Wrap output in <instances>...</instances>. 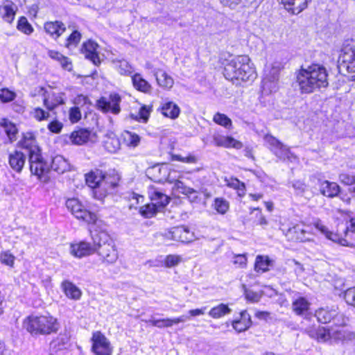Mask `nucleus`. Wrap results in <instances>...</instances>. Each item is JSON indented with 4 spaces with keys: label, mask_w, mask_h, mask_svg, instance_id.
Returning <instances> with one entry per match:
<instances>
[{
    "label": "nucleus",
    "mask_w": 355,
    "mask_h": 355,
    "mask_svg": "<svg viewBox=\"0 0 355 355\" xmlns=\"http://www.w3.org/2000/svg\"><path fill=\"white\" fill-rule=\"evenodd\" d=\"M314 226L328 239L335 243H338L343 246H351V245L345 239L341 238L338 234L329 231L328 228L320 220L314 223Z\"/></svg>",
    "instance_id": "nucleus-22"
},
{
    "label": "nucleus",
    "mask_w": 355,
    "mask_h": 355,
    "mask_svg": "<svg viewBox=\"0 0 355 355\" xmlns=\"http://www.w3.org/2000/svg\"><path fill=\"white\" fill-rule=\"evenodd\" d=\"M123 137L127 146L133 148L137 146L141 140L140 137L137 134L130 131H125L123 133Z\"/></svg>",
    "instance_id": "nucleus-42"
},
{
    "label": "nucleus",
    "mask_w": 355,
    "mask_h": 355,
    "mask_svg": "<svg viewBox=\"0 0 355 355\" xmlns=\"http://www.w3.org/2000/svg\"><path fill=\"white\" fill-rule=\"evenodd\" d=\"M214 206L217 212L220 214H225L229 209V202L223 198H216Z\"/></svg>",
    "instance_id": "nucleus-48"
},
{
    "label": "nucleus",
    "mask_w": 355,
    "mask_h": 355,
    "mask_svg": "<svg viewBox=\"0 0 355 355\" xmlns=\"http://www.w3.org/2000/svg\"><path fill=\"white\" fill-rule=\"evenodd\" d=\"M19 144L22 148L27 150L28 157L33 154H37L41 152L33 132H28L24 133Z\"/></svg>",
    "instance_id": "nucleus-18"
},
{
    "label": "nucleus",
    "mask_w": 355,
    "mask_h": 355,
    "mask_svg": "<svg viewBox=\"0 0 355 355\" xmlns=\"http://www.w3.org/2000/svg\"><path fill=\"white\" fill-rule=\"evenodd\" d=\"M355 60V45L346 46L343 48L338 60V68L341 73H345V69Z\"/></svg>",
    "instance_id": "nucleus-14"
},
{
    "label": "nucleus",
    "mask_w": 355,
    "mask_h": 355,
    "mask_svg": "<svg viewBox=\"0 0 355 355\" xmlns=\"http://www.w3.org/2000/svg\"><path fill=\"white\" fill-rule=\"evenodd\" d=\"M331 340L340 341L344 340L349 338L347 334L342 328L339 327L336 329H331Z\"/></svg>",
    "instance_id": "nucleus-50"
},
{
    "label": "nucleus",
    "mask_w": 355,
    "mask_h": 355,
    "mask_svg": "<svg viewBox=\"0 0 355 355\" xmlns=\"http://www.w3.org/2000/svg\"><path fill=\"white\" fill-rule=\"evenodd\" d=\"M263 139L270 150L279 159L291 163L297 162V157L291 151L290 148L272 135H266L264 136Z\"/></svg>",
    "instance_id": "nucleus-6"
},
{
    "label": "nucleus",
    "mask_w": 355,
    "mask_h": 355,
    "mask_svg": "<svg viewBox=\"0 0 355 355\" xmlns=\"http://www.w3.org/2000/svg\"><path fill=\"white\" fill-rule=\"evenodd\" d=\"M62 287L65 295L71 299L77 300L81 296L80 290L73 283L69 281H64L62 283Z\"/></svg>",
    "instance_id": "nucleus-37"
},
{
    "label": "nucleus",
    "mask_w": 355,
    "mask_h": 355,
    "mask_svg": "<svg viewBox=\"0 0 355 355\" xmlns=\"http://www.w3.org/2000/svg\"><path fill=\"white\" fill-rule=\"evenodd\" d=\"M232 324L239 333L246 331L251 326L249 313L246 311H241L240 319L234 320Z\"/></svg>",
    "instance_id": "nucleus-31"
},
{
    "label": "nucleus",
    "mask_w": 355,
    "mask_h": 355,
    "mask_svg": "<svg viewBox=\"0 0 355 355\" xmlns=\"http://www.w3.org/2000/svg\"><path fill=\"white\" fill-rule=\"evenodd\" d=\"M119 177L116 174L103 173V179L100 183V192L98 198L105 197L109 191L117 186Z\"/></svg>",
    "instance_id": "nucleus-16"
},
{
    "label": "nucleus",
    "mask_w": 355,
    "mask_h": 355,
    "mask_svg": "<svg viewBox=\"0 0 355 355\" xmlns=\"http://www.w3.org/2000/svg\"><path fill=\"white\" fill-rule=\"evenodd\" d=\"M0 261L2 264L12 267L14 264L15 257L9 251H3L0 254Z\"/></svg>",
    "instance_id": "nucleus-55"
},
{
    "label": "nucleus",
    "mask_w": 355,
    "mask_h": 355,
    "mask_svg": "<svg viewBox=\"0 0 355 355\" xmlns=\"http://www.w3.org/2000/svg\"><path fill=\"white\" fill-rule=\"evenodd\" d=\"M180 112L178 105L172 101L166 102L162 105V112L165 116L174 119L178 117Z\"/></svg>",
    "instance_id": "nucleus-36"
},
{
    "label": "nucleus",
    "mask_w": 355,
    "mask_h": 355,
    "mask_svg": "<svg viewBox=\"0 0 355 355\" xmlns=\"http://www.w3.org/2000/svg\"><path fill=\"white\" fill-rule=\"evenodd\" d=\"M50 168L59 174H62L69 170L70 164L63 156L56 155L52 159Z\"/></svg>",
    "instance_id": "nucleus-30"
},
{
    "label": "nucleus",
    "mask_w": 355,
    "mask_h": 355,
    "mask_svg": "<svg viewBox=\"0 0 355 355\" xmlns=\"http://www.w3.org/2000/svg\"><path fill=\"white\" fill-rule=\"evenodd\" d=\"M92 132L87 130L80 128L73 131L70 136V139L73 144L82 145L90 139Z\"/></svg>",
    "instance_id": "nucleus-34"
},
{
    "label": "nucleus",
    "mask_w": 355,
    "mask_h": 355,
    "mask_svg": "<svg viewBox=\"0 0 355 355\" xmlns=\"http://www.w3.org/2000/svg\"><path fill=\"white\" fill-rule=\"evenodd\" d=\"M121 98L118 94H111L109 98L101 97L97 101V106L104 112H112L117 114L121 111L120 103Z\"/></svg>",
    "instance_id": "nucleus-11"
},
{
    "label": "nucleus",
    "mask_w": 355,
    "mask_h": 355,
    "mask_svg": "<svg viewBox=\"0 0 355 355\" xmlns=\"http://www.w3.org/2000/svg\"><path fill=\"white\" fill-rule=\"evenodd\" d=\"M92 240L95 243L96 252L103 263L112 264L118 259V252L112 239L105 232L92 234Z\"/></svg>",
    "instance_id": "nucleus-4"
},
{
    "label": "nucleus",
    "mask_w": 355,
    "mask_h": 355,
    "mask_svg": "<svg viewBox=\"0 0 355 355\" xmlns=\"http://www.w3.org/2000/svg\"><path fill=\"white\" fill-rule=\"evenodd\" d=\"M26 156L21 151L15 150L8 157V164L10 168L17 173H21L25 162Z\"/></svg>",
    "instance_id": "nucleus-21"
},
{
    "label": "nucleus",
    "mask_w": 355,
    "mask_h": 355,
    "mask_svg": "<svg viewBox=\"0 0 355 355\" xmlns=\"http://www.w3.org/2000/svg\"><path fill=\"white\" fill-rule=\"evenodd\" d=\"M227 185L230 187L237 189L239 191L244 193L245 188V184L244 183L240 182L238 179H231L227 182Z\"/></svg>",
    "instance_id": "nucleus-62"
},
{
    "label": "nucleus",
    "mask_w": 355,
    "mask_h": 355,
    "mask_svg": "<svg viewBox=\"0 0 355 355\" xmlns=\"http://www.w3.org/2000/svg\"><path fill=\"white\" fill-rule=\"evenodd\" d=\"M213 121L226 128H230L232 126L231 119L224 114L217 112L213 117Z\"/></svg>",
    "instance_id": "nucleus-47"
},
{
    "label": "nucleus",
    "mask_w": 355,
    "mask_h": 355,
    "mask_svg": "<svg viewBox=\"0 0 355 355\" xmlns=\"http://www.w3.org/2000/svg\"><path fill=\"white\" fill-rule=\"evenodd\" d=\"M116 68L118 71L121 75H130L132 73V68L129 63L125 60H120L116 63Z\"/></svg>",
    "instance_id": "nucleus-53"
},
{
    "label": "nucleus",
    "mask_w": 355,
    "mask_h": 355,
    "mask_svg": "<svg viewBox=\"0 0 355 355\" xmlns=\"http://www.w3.org/2000/svg\"><path fill=\"white\" fill-rule=\"evenodd\" d=\"M320 191L324 196L334 198L338 195L340 189L337 183L324 180L320 184Z\"/></svg>",
    "instance_id": "nucleus-28"
},
{
    "label": "nucleus",
    "mask_w": 355,
    "mask_h": 355,
    "mask_svg": "<svg viewBox=\"0 0 355 355\" xmlns=\"http://www.w3.org/2000/svg\"><path fill=\"white\" fill-rule=\"evenodd\" d=\"M38 94L43 97V104L49 111H52L60 105L65 103L64 94L39 87Z\"/></svg>",
    "instance_id": "nucleus-8"
},
{
    "label": "nucleus",
    "mask_w": 355,
    "mask_h": 355,
    "mask_svg": "<svg viewBox=\"0 0 355 355\" xmlns=\"http://www.w3.org/2000/svg\"><path fill=\"white\" fill-rule=\"evenodd\" d=\"M150 112V108L146 105L141 106L139 110V112L136 114H131L132 119L146 123L148 120V117Z\"/></svg>",
    "instance_id": "nucleus-46"
},
{
    "label": "nucleus",
    "mask_w": 355,
    "mask_h": 355,
    "mask_svg": "<svg viewBox=\"0 0 355 355\" xmlns=\"http://www.w3.org/2000/svg\"><path fill=\"white\" fill-rule=\"evenodd\" d=\"M309 306L310 303L302 297L297 298L292 303L293 311L299 315L305 313L309 310Z\"/></svg>",
    "instance_id": "nucleus-39"
},
{
    "label": "nucleus",
    "mask_w": 355,
    "mask_h": 355,
    "mask_svg": "<svg viewBox=\"0 0 355 355\" xmlns=\"http://www.w3.org/2000/svg\"><path fill=\"white\" fill-rule=\"evenodd\" d=\"M270 261L269 260L268 257L258 255L256 258L254 263V270L257 272H266L268 270V266L270 265Z\"/></svg>",
    "instance_id": "nucleus-44"
},
{
    "label": "nucleus",
    "mask_w": 355,
    "mask_h": 355,
    "mask_svg": "<svg viewBox=\"0 0 355 355\" xmlns=\"http://www.w3.org/2000/svg\"><path fill=\"white\" fill-rule=\"evenodd\" d=\"M92 351L95 355H112L113 347L110 340L101 331H95L91 338Z\"/></svg>",
    "instance_id": "nucleus-9"
},
{
    "label": "nucleus",
    "mask_w": 355,
    "mask_h": 355,
    "mask_svg": "<svg viewBox=\"0 0 355 355\" xmlns=\"http://www.w3.org/2000/svg\"><path fill=\"white\" fill-rule=\"evenodd\" d=\"M103 173L101 171L96 170L92 171L85 175L87 184L95 189L94 194L97 197L100 192V183L103 179Z\"/></svg>",
    "instance_id": "nucleus-26"
},
{
    "label": "nucleus",
    "mask_w": 355,
    "mask_h": 355,
    "mask_svg": "<svg viewBox=\"0 0 355 355\" xmlns=\"http://www.w3.org/2000/svg\"><path fill=\"white\" fill-rule=\"evenodd\" d=\"M103 146L107 152L115 153L121 148V142L114 133H110L105 136Z\"/></svg>",
    "instance_id": "nucleus-32"
},
{
    "label": "nucleus",
    "mask_w": 355,
    "mask_h": 355,
    "mask_svg": "<svg viewBox=\"0 0 355 355\" xmlns=\"http://www.w3.org/2000/svg\"><path fill=\"white\" fill-rule=\"evenodd\" d=\"M134 87L141 92L148 93L151 90V85L142 78L140 73H135L132 76Z\"/></svg>",
    "instance_id": "nucleus-38"
},
{
    "label": "nucleus",
    "mask_w": 355,
    "mask_h": 355,
    "mask_svg": "<svg viewBox=\"0 0 355 355\" xmlns=\"http://www.w3.org/2000/svg\"><path fill=\"white\" fill-rule=\"evenodd\" d=\"M232 310L228 307L227 304H220L219 305L213 307L209 311V315L213 318H220L227 314L230 313Z\"/></svg>",
    "instance_id": "nucleus-41"
},
{
    "label": "nucleus",
    "mask_w": 355,
    "mask_h": 355,
    "mask_svg": "<svg viewBox=\"0 0 355 355\" xmlns=\"http://www.w3.org/2000/svg\"><path fill=\"white\" fill-rule=\"evenodd\" d=\"M63 125L61 122L55 120L51 121L48 125V129L53 133H59L62 129Z\"/></svg>",
    "instance_id": "nucleus-63"
},
{
    "label": "nucleus",
    "mask_w": 355,
    "mask_h": 355,
    "mask_svg": "<svg viewBox=\"0 0 355 355\" xmlns=\"http://www.w3.org/2000/svg\"><path fill=\"white\" fill-rule=\"evenodd\" d=\"M81 118V113L78 107H73L69 110V119L72 123L78 122Z\"/></svg>",
    "instance_id": "nucleus-61"
},
{
    "label": "nucleus",
    "mask_w": 355,
    "mask_h": 355,
    "mask_svg": "<svg viewBox=\"0 0 355 355\" xmlns=\"http://www.w3.org/2000/svg\"><path fill=\"white\" fill-rule=\"evenodd\" d=\"M182 261V257L177 254L167 255L164 260V265L167 268H172L178 265Z\"/></svg>",
    "instance_id": "nucleus-54"
},
{
    "label": "nucleus",
    "mask_w": 355,
    "mask_h": 355,
    "mask_svg": "<svg viewBox=\"0 0 355 355\" xmlns=\"http://www.w3.org/2000/svg\"><path fill=\"white\" fill-rule=\"evenodd\" d=\"M315 316L318 320L321 323H327L334 320V323L338 325L345 324L344 318L342 314H339L338 310L335 307L320 308L315 311Z\"/></svg>",
    "instance_id": "nucleus-10"
},
{
    "label": "nucleus",
    "mask_w": 355,
    "mask_h": 355,
    "mask_svg": "<svg viewBox=\"0 0 355 355\" xmlns=\"http://www.w3.org/2000/svg\"><path fill=\"white\" fill-rule=\"evenodd\" d=\"M96 248L95 243L82 241L78 243H71L70 253L76 258H83L95 253Z\"/></svg>",
    "instance_id": "nucleus-13"
},
{
    "label": "nucleus",
    "mask_w": 355,
    "mask_h": 355,
    "mask_svg": "<svg viewBox=\"0 0 355 355\" xmlns=\"http://www.w3.org/2000/svg\"><path fill=\"white\" fill-rule=\"evenodd\" d=\"M31 114L38 121L47 120L50 116V114L49 112H46L40 107H36L33 109Z\"/></svg>",
    "instance_id": "nucleus-56"
},
{
    "label": "nucleus",
    "mask_w": 355,
    "mask_h": 355,
    "mask_svg": "<svg viewBox=\"0 0 355 355\" xmlns=\"http://www.w3.org/2000/svg\"><path fill=\"white\" fill-rule=\"evenodd\" d=\"M233 263L236 265L238 264L241 268H244L247 264V257L245 254H235Z\"/></svg>",
    "instance_id": "nucleus-64"
},
{
    "label": "nucleus",
    "mask_w": 355,
    "mask_h": 355,
    "mask_svg": "<svg viewBox=\"0 0 355 355\" xmlns=\"http://www.w3.org/2000/svg\"><path fill=\"white\" fill-rule=\"evenodd\" d=\"M296 82L301 93H313L328 86L327 71L320 64H312L306 68L301 67L297 73Z\"/></svg>",
    "instance_id": "nucleus-1"
},
{
    "label": "nucleus",
    "mask_w": 355,
    "mask_h": 355,
    "mask_svg": "<svg viewBox=\"0 0 355 355\" xmlns=\"http://www.w3.org/2000/svg\"><path fill=\"white\" fill-rule=\"evenodd\" d=\"M28 161L31 173L37 176L39 179H41L42 176L50 170V166L44 161L41 152L31 155Z\"/></svg>",
    "instance_id": "nucleus-12"
},
{
    "label": "nucleus",
    "mask_w": 355,
    "mask_h": 355,
    "mask_svg": "<svg viewBox=\"0 0 355 355\" xmlns=\"http://www.w3.org/2000/svg\"><path fill=\"white\" fill-rule=\"evenodd\" d=\"M174 184L178 192L185 196L187 194H195V190L192 188L187 187L182 181L176 180Z\"/></svg>",
    "instance_id": "nucleus-57"
},
{
    "label": "nucleus",
    "mask_w": 355,
    "mask_h": 355,
    "mask_svg": "<svg viewBox=\"0 0 355 355\" xmlns=\"http://www.w3.org/2000/svg\"><path fill=\"white\" fill-rule=\"evenodd\" d=\"M331 329L324 327L318 329L315 333V338L320 342L331 340Z\"/></svg>",
    "instance_id": "nucleus-51"
},
{
    "label": "nucleus",
    "mask_w": 355,
    "mask_h": 355,
    "mask_svg": "<svg viewBox=\"0 0 355 355\" xmlns=\"http://www.w3.org/2000/svg\"><path fill=\"white\" fill-rule=\"evenodd\" d=\"M70 334L69 332L64 329L62 332H61L55 339H53L51 343V347L55 350H61L64 348H66L70 340Z\"/></svg>",
    "instance_id": "nucleus-33"
},
{
    "label": "nucleus",
    "mask_w": 355,
    "mask_h": 355,
    "mask_svg": "<svg viewBox=\"0 0 355 355\" xmlns=\"http://www.w3.org/2000/svg\"><path fill=\"white\" fill-rule=\"evenodd\" d=\"M174 184L178 192L185 196L187 194H195V190L192 188L187 187L182 181L176 180Z\"/></svg>",
    "instance_id": "nucleus-58"
},
{
    "label": "nucleus",
    "mask_w": 355,
    "mask_h": 355,
    "mask_svg": "<svg viewBox=\"0 0 355 355\" xmlns=\"http://www.w3.org/2000/svg\"><path fill=\"white\" fill-rule=\"evenodd\" d=\"M284 234L287 239L291 241L305 242L311 241L307 236L309 233L299 225H294L284 231Z\"/></svg>",
    "instance_id": "nucleus-17"
},
{
    "label": "nucleus",
    "mask_w": 355,
    "mask_h": 355,
    "mask_svg": "<svg viewBox=\"0 0 355 355\" xmlns=\"http://www.w3.org/2000/svg\"><path fill=\"white\" fill-rule=\"evenodd\" d=\"M339 180L341 183L352 187L355 183V175L343 173L339 175Z\"/></svg>",
    "instance_id": "nucleus-59"
},
{
    "label": "nucleus",
    "mask_w": 355,
    "mask_h": 355,
    "mask_svg": "<svg viewBox=\"0 0 355 355\" xmlns=\"http://www.w3.org/2000/svg\"><path fill=\"white\" fill-rule=\"evenodd\" d=\"M346 302L355 306V287L347 289L344 295Z\"/></svg>",
    "instance_id": "nucleus-60"
},
{
    "label": "nucleus",
    "mask_w": 355,
    "mask_h": 355,
    "mask_svg": "<svg viewBox=\"0 0 355 355\" xmlns=\"http://www.w3.org/2000/svg\"><path fill=\"white\" fill-rule=\"evenodd\" d=\"M66 206L71 214L78 219L83 220L87 223H95L97 217L96 214L87 211L77 198L68 199Z\"/></svg>",
    "instance_id": "nucleus-7"
},
{
    "label": "nucleus",
    "mask_w": 355,
    "mask_h": 355,
    "mask_svg": "<svg viewBox=\"0 0 355 355\" xmlns=\"http://www.w3.org/2000/svg\"><path fill=\"white\" fill-rule=\"evenodd\" d=\"M282 69V64L279 62H275L265 71V77L275 80H279V72Z\"/></svg>",
    "instance_id": "nucleus-43"
},
{
    "label": "nucleus",
    "mask_w": 355,
    "mask_h": 355,
    "mask_svg": "<svg viewBox=\"0 0 355 355\" xmlns=\"http://www.w3.org/2000/svg\"><path fill=\"white\" fill-rule=\"evenodd\" d=\"M98 47V45L97 43L92 40H88L83 43L81 48L82 53L85 55V57L87 59L91 60L95 65H98L101 63L100 58L96 51Z\"/></svg>",
    "instance_id": "nucleus-19"
},
{
    "label": "nucleus",
    "mask_w": 355,
    "mask_h": 355,
    "mask_svg": "<svg viewBox=\"0 0 355 355\" xmlns=\"http://www.w3.org/2000/svg\"><path fill=\"white\" fill-rule=\"evenodd\" d=\"M189 318L185 315H181L178 318H175L173 319L171 318H164V319H159L155 320L151 319L148 320V322L150 323L153 326L157 327L158 328H165V327H171L173 324H178L180 322H184Z\"/></svg>",
    "instance_id": "nucleus-29"
},
{
    "label": "nucleus",
    "mask_w": 355,
    "mask_h": 355,
    "mask_svg": "<svg viewBox=\"0 0 355 355\" xmlns=\"http://www.w3.org/2000/svg\"><path fill=\"white\" fill-rule=\"evenodd\" d=\"M0 126L7 135L10 142H12L17 139L18 130L13 123L7 119H1L0 121Z\"/></svg>",
    "instance_id": "nucleus-35"
},
{
    "label": "nucleus",
    "mask_w": 355,
    "mask_h": 355,
    "mask_svg": "<svg viewBox=\"0 0 355 355\" xmlns=\"http://www.w3.org/2000/svg\"><path fill=\"white\" fill-rule=\"evenodd\" d=\"M82 37L81 33L78 31H74L72 33L67 37L66 42L64 44L65 47L67 49H71L73 47L77 46L78 43L80 41Z\"/></svg>",
    "instance_id": "nucleus-45"
},
{
    "label": "nucleus",
    "mask_w": 355,
    "mask_h": 355,
    "mask_svg": "<svg viewBox=\"0 0 355 355\" xmlns=\"http://www.w3.org/2000/svg\"><path fill=\"white\" fill-rule=\"evenodd\" d=\"M216 146L223 148H234L241 149L243 144L241 141L236 140L232 137L215 135L213 137Z\"/></svg>",
    "instance_id": "nucleus-24"
},
{
    "label": "nucleus",
    "mask_w": 355,
    "mask_h": 355,
    "mask_svg": "<svg viewBox=\"0 0 355 355\" xmlns=\"http://www.w3.org/2000/svg\"><path fill=\"white\" fill-rule=\"evenodd\" d=\"M45 32L53 39H58L66 31L65 25L60 21H47L44 24Z\"/></svg>",
    "instance_id": "nucleus-25"
},
{
    "label": "nucleus",
    "mask_w": 355,
    "mask_h": 355,
    "mask_svg": "<svg viewBox=\"0 0 355 355\" xmlns=\"http://www.w3.org/2000/svg\"><path fill=\"white\" fill-rule=\"evenodd\" d=\"M148 194L152 202L142 206L139 211L141 214L146 218L152 217L170 202V198L167 195L156 189H150Z\"/></svg>",
    "instance_id": "nucleus-5"
},
{
    "label": "nucleus",
    "mask_w": 355,
    "mask_h": 355,
    "mask_svg": "<svg viewBox=\"0 0 355 355\" xmlns=\"http://www.w3.org/2000/svg\"><path fill=\"white\" fill-rule=\"evenodd\" d=\"M153 73L160 87L166 89H171L173 87L174 84L173 79L165 71L160 69H154Z\"/></svg>",
    "instance_id": "nucleus-27"
},
{
    "label": "nucleus",
    "mask_w": 355,
    "mask_h": 355,
    "mask_svg": "<svg viewBox=\"0 0 355 355\" xmlns=\"http://www.w3.org/2000/svg\"><path fill=\"white\" fill-rule=\"evenodd\" d=\"M26 330L32 335H49L60 328L57 318L51 315H30L24 322Z\"/></svg>",
    "instance_id": "nucleus-3"
},
{
    "label": "nucleus",
    "mask_w": 355,
    "mask_h": 355,
    "mask_svg": "<svg viewBox=\"0 0 355 355\" xmlns=\"http://www.w3.org/2000/svg\"><path fill=\"white\" fill-rule=\"evenodd\" d=\"M164 236L168 240L189 243L191 241L189 231L183 227H174L166 232Z\"/></svg>",
    "instance_id": "nucleus-15"
},
{
    "label": "nucleus",
    "mask_w": 355,
    "mask_h": 355,
    "mask_svg": "<svg viewBox=\"0 0 355 355\" xmlns=\"http://www.w3.org/2000/svg\"><path fill=\"white\" fill-rule=\"evenodd\" d=\"M248 55H239L230 60L224 67L226 79L234 82L249 81L256 78L255 69Z\"/></svg>",
    "instance_id": "nucleus-2"
},
{
    "label": "nucleus",
    "mask_w": 355,
    "mask_h": 355,
    "mask_svg": "<svg viewBox=\"0 0 355 355\" xmlns=\"http://www.w3.org/2000/svg\"><path fill=\"white\" fill-rule=\"evenodd\" d=\"M17 6L10 0H6L0 6V16L8 23H12L15 19Z\"/></svg>",
    "instance_id": "nucleus-23"
},
{
    "label": "nucleus",
    "mask_w": 355,
    "mask_h": 355,
    "mask_svg": "<svg viewBox=\"0 0 355 355\" xmlns=\"http://www.w3.org/2000/svg\"><path fill=\"white\" fill-rule=\"evenodd\" d=\"M17 29L26 35H30L33 31L32 26L24 17H21L19 19Z\"/></svg>",
    "instance_id": "nucleus-49"
},
{
    "label": "nucleus",
    "mask_w": 355,
    "mask_h": 355,
    "mask_svg": "<svg viewBox=\"0 0 355 355\" xmlns=\"http://www.w3.org/2000/svg\"><path fill=\"white\" fill-rule=\"evenodd\" d=\"M15 92L9 90L7 88L0 89V101L2 103H8L13 101L16 97Z\"/></svg>",
    "instance_id": "nucleus-52"
},
{
    "label": "nucleus",
    "mask_w": 355,
    "mask_h": 355,
    "mask_svg": "<svg viewBox=\"0 0 355 355\" xmlns=\"http://www.w3.org/2000/svg\"><path fill=\"white\" fill-rule=\"evenodd\" d=\"M311 0H280L285 9L293 15H298L307 8Z\"/></svg>",
    "instance_id": "nucleus-20"
},
{
    "label": "nucleus",
    "mask_w": 355,
    "mask_h": 355,
    "mask_svg": "<svg viewBox=\"0 0 355 355\" xmlns=\"http://www.w3.org/2000/svg\"><path fill=\"white\" fill-rule=\"evenodd\" d=\"M278 80L264 77L262 81V94L269 95L278 90Z\"/></svg>",
    "instance_id": "nucleus-40"
}]
</instances>
